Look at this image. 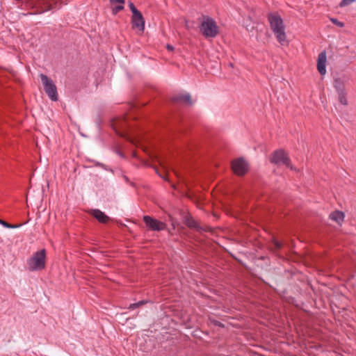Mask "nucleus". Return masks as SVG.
<instances>
[{
    "label": "nucleus",
    "mask_w": 356,
    "mask_h": 356,
    "mask_svg": "<svg viewBox=\"0 0 356 356\" xmlns=\"http://www.w3.org/2000/svg\"><path fill=\"white\" fill-rule=\"evenodd\" d=\"M47 251L45 249L39 250L28 259L26 266L32 272H41L46 268Z\"/></svg>",
    "instance_id": "nucleus-3"
},
{
    "label": "nucleus",
    "mask_w": 356,
    "mask_h": 356,
    "mask_svg": "<svg viewBox=\"0 0 356 356\" xmlns=\"http://www.w3.org/2000/svg\"><path fill=\"white\" fill-rule=\"evenodd\" d=\"M200 31L206 38H215L219 33V26L213 18L202 16L200 21Z\"/></svg>",
    "instance_id": "nucleus-4"
},
{
    "label": "nucleus",
    "mask_w": 356,
    "mask_h": 356,
    "mask_svg": "<svg viewBox=\"0 0 356 356\" xmlns=\"http://www.w3.org/2000/svg\"><path fill=\"white\" fill-rule=\"evenodd\" d=\"M344 218V213L340 211H334L330 214V218L338 225H341L343 222Z\"/></svg>",
    "instance_id": "nucleus-11"
},
{
    "label": "nucleus",
    "mask_w": 356,
    "mask_h": 356,
    "mask_svg": "<svg viewBox=\"0 0 356 356\" xmlns=\"http://www.w3.org/2000/svg\"><path fill=\"white\" fill-rule=\"evenodd\" d=\"M334 87L337 92L339 102L342 105H348L347 92L344 83L340 79H337L334 81Z\"/></svg>",
    "instance_id": "nucleus-7"
},
{
    "label": "nucleus",
    "mask_w": 356,
    "mask_h": 356,
    "mask_svg": "<svg viewBox=\"0 0 356 356\" xmlns=\"http://www.w3.org/2000/svg\"><path fill=\"white\" fill-rule=\"evenodd\" d=\"M267 20L277 41L282 45L287 43L285 25L280 14L277 11H270L267 14Z\"/></svg>",
    "instance_id": "nucleus-1"
},
{
    "label": "nucleus",
    "mask_w": 356,
    "mask_h": 356,
    "mask_svg": "<svg viewBox=\"0 0 356 356\" xmlns=\"http://www.w3.org/2000/svg\"><path fill=\"white\" fill-rule=\"evenodd\" d=\"M245 162L243 159H237L232 161V171L238 175H243L244 172Z\"/></svg>",
    "instance_id": "nucleus-10"
},
{
    "label": "nucleus",
    "mask_w": 356,
    "mask_h": 356,
    "mask_svg": "<svg viewBox=\"0 0 356 356\" xmlns=\"http://www.w3.org/2000/svg\"><path fill=\"white\" fill-rule=\"evenodd\" d=\"M0 224L2 225L3 226L6 227H8V228H17V227H19L18 225H10L8 222H5V221H3L2 220H0Z\"/></svg>",
    "instance_id": "nucleus-17"
},
{
    "label": "nucleus",
    "mask_w": 356,
    "mask_h": 356,
    "mask_svg": "<svg viewBox=\"0 0 356 356\" xmlns=\"http://www.w3.org/2000/svg\"><path fill=\"white\" fill-rule=\"evenodd\" d=\"M122 2L123 1H113L111 7L114 14L118 13L123 9L124 6L122 5Z\"/></svg>",
    "instance_id": "nucleus-15"
},
{
    "label": "nucleus",
    "mask_w": 356,
    "mask_h": 356,
    "mask_svg": "<svg viewBox=\"0 0 356 356\" xmlns=\"http://www.w3.org/2000/svg\"><path fill=\"white\" fill-rule=\"evenodd\" d=\"M330 21L334 24H335L336 26H339V27H343L344 26V23L342 22H340L336 18H333V17H330Z\"/></svg>",
    "instance_id": "nucleus-16"
},
{
    "label": "nucleus",
    "mask_w": 356,
    "mask_h": 356,
    "mask_svg": "<svg viewBox=\"0 0 356 356\" xmlns=\"http://www.w3.org/2000/svg\"><path fill=\"white\" fill-rule=\"evenodd\" d=\"M273 243H274L275 248L277 250L281 249L283 247V243L279 241L274 240Z\"/></svg>",
    "instance_id": "nucleus-18"
},
{
    "label": "nucleus",
    "mask_w": 356,
    "mask_h": 356,
    "mask_svg": "<svg viewBox=\"0 0 356 356\" xmlns=\"http://www.w3.org/2000/svg\"><path fill=\"white\" fill-rule=\"evenodd\" d=\"M144 221L146 224V226L152 230L159 231L165 228V225L163 222L153 219L149 216H145Z\"/></svg>",
    "instance_id": "nucleus-8"
},
{
    "label": "nucleus",
    "mask_w": 356,
    "mask_h": 356,
    "mask_svg": "<svg viewBox=\"0 0 356 356\" xmlns=\"http://www.w3.org/2000/svg\"><path fill=\"white\" fill-rule=\"evenodd\" d=\"M131 11L130 23L131 29L138 35H143L145 30V19L141 11L133 3L129 4Z\"/></svg>",
    "instance_id": "nucleus-2"
},
{
    "label": "nucleus",
    "mask_w": 356,
    "mask_h": 356,
    "mask_svg": "<svg viewBox=\"0 0 356 356\" xmlns=\"http://www.w3.org/2000/svg\"><path fill=\"white\" fill-rule=\"evenodd\" d=\"M270 162L277 165L283 164L291 170H296L291 165L289 158L284 151L279 149L275 151L270 157Z\"/></svg>",
    "instance_id": "nucleus-5"
},
{
    "label": "nucleus",
    "mask_w": 356,
    "mask_h": 356,
    "mask_svg": "<svg viewBox=\"0 0 356 356\" xmlns=\"http://www.w3.org/2000/svg\"><path fill=\"white\" fill-rule=\"evenodd\" d=\"M40 78L44 90L49 98H51L52 100H56L57 93L55 85L46 76L41 75Z\"/></svg>",
    "instance_id": "nucleus-6"
},
{
    "label": "nucleus",
    "mask_w": 356,
    "mask_h": 356,
    "mask_svg": "<svg viewBox=\"0 0 356 356\" xmlns=\"http://www.w3.org/2000/svg\"><path fill=\"white\" fill-rule=\"evenodd\" d=\"M40 3H42V4H40L37 6V10L34 12V13H42L45 11L49 10L53 7L51 5L47 3V1H40Z\"/></svg>",
    "instance_id": "nucleus-14"
},
{
    "label": "nucleus",
    "mask_w": 356,
    "mask_h": 356,
    "mask_svg": "<svg viewBox=\"0 0 356 356\" xmlns=\"http://www.w3.org/2000/svg\"><path fill=\"white\" fill-rule=\"evenodd\" d=\"M177 100L185 105H191L194 102L192 97L188 93H182L179 95L177 97Z\"/></svg>",
    "instance_id": "nucleus-13"
},
{
    "label": "nucleus",
    "mask_w": 356,
    "mask_h": 356,
    "mask_svg": "<svg viewBox=\"0 0 356 356\" xmlns=\"http://www.w3.org/2000/svg\"><path fill=\"white\" fill-rule=\"evenodd\" d=\"M143 303H144L143 302H140L137 303L136 305L139 306V305H143Z\"/></svg>",
    "instance_id": "nucleus-20"
},
{
    "label": "nucleus",
    "mask_w": 356,
    "mask_h": 356,
    "mask_svg": "<svg viewBox=\"0 0 356 356\" xmlns=\"http://www.w3.org/2000/svg\"><path fill=\"white\" fill-rule=\"evenodd\" d=\"M350 1H341L339 6V7H343V6H346L349 4Z\"/></svg>",
    "instance_id": "nucleus-19"
},
{
    "label": "nucleus",
    "mask_w": 356,
    "mask_h": 356,
    "mask_svg": "<svg viewBox=\"0 0 356 356\" xmlns=\"http://www.w3.org/2000/svg\"><path fill=\"white\" fill-rule=\"evenodd\" d=\"M326 53L323 51L318 54L317 60V70L321 75L326 74Z\"/></svg>",
    "instance_id": "nucleus-9"
},
{
    "label": "nucleus",
    "mask_w": 356,
    "mask_h": 356,
    "mask_svg": "<svg viewBox=\"0 0 356 356\" xmlns=\"http://www.w3.org/2000/svg\"><path fill=\"white\" fill-rule=\"evenodd\" d=\"M90 213L100 222L105 223L109 220V218L107 216L98 209L92 210Z\"/></svg>",
    "instance_id": "nucleus-12"
}]
</instances>
